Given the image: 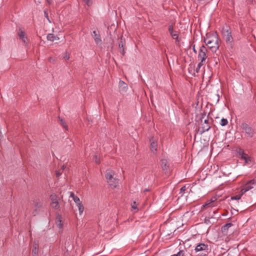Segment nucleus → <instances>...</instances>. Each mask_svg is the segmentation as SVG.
<instances>
[{"mask_svg":"<svg viewBox=\"0 0 256 256\" xmlns=\"http://www.w3.org/2000/svg\"><path fill=\"white\" fill-rule=\"evenodd\" d=\"M241 128L244 131L247 136L252 138L255 134L254 130L249 124L246 122H242L240 124Z\"/></svg>","mask_w":256,"mask_h":256,"instance_id":"7ed1b4c3","label":"nucleus"},{"mask_svg":"<svg viewBox=\"0 0 256 256\" xmlns=\"http://www.w3.org/2000/svg\"><path fill=\"white\" fill-rule=\"evenodd\" d=\"M210 128V126L208 125H206V126H203L202 127V131H201V134H202L206 132H207L208 131Z\"/></svg>","mask_w":256,"mask_h":256,"instance_id":"b1692460","label":"nucleus"},{"mask_svg":"<svg viewBox=\"0 0 256 256\" xmlns=\"http://www.w3.org/2000/svg\"><path fill=\"white\" fill-rule=\"evenodd\" d=\"M192 50H193V52L195 53V54H196L197 53V50H196V48H195V45H194L192 46Z\"/></svg>","mask_w":256,"mask_h":256,"instance_id":"58836bf2","label":"nucleus"},{"mask_svg":"<svg viewBox=\"0 0 256 256\" xmlns=\"http://www.w3.org/2000/svg\"><path fill=\"white\" fill-rule=\"evenodd\" d=\"M61 174V173H60L58 171H56V176L57 177L59 176Z\"/></svg>","mask_w":256,"mask_h":256,"instance_id":"37998d69","label":"nucleus"},{"mask_svg":"<svg viewBox=\"0 0 256 256\" xmlns=\"http://www.w3.org/2000/svg\"><path fill=\"white\" fill-rule=\"evenodd\" d=\"M162 167L164 170H166L168 168V162L166 160L163 159L161 160Z\"/></svg>","mask_w":256,"mask_h":256,"instance_id":"a211bd4d","label":"nucleus"},{"mask_svg":"<svg viewBox=\"0 0 256 256\" xmlns=\"http://www.w3.org/2000/svg\"><path fill=\"white\" fill-rule=\"evenodd\" d=\"M214 202V201H212L210 202H209L208 204H205L203 205V207H205L206 206H209V205H212V203Z\"/></svg>","mask_w":256,"mask_h":256,"instance_id":"4c0bfd02","label":"nucleus"},{"mask_svg":"<svg viewBox=\"0 0 256 256\" xmlns=\"http://www.w3.org/2000/svg\"><path fill=\"white\" fill-rule=\"evenodd\" d=\"M176 41H175V43L176 45H179L180 44V39L179 38H178V37L176 38H174Z\"/></svg>","mask_w":256,"mask_h":256,"instance_id":"f704fd0d","label":"nucleus"},{"mask_svg":"<svg viewBox=\"0 0 256 256\" xmlns=\"http://www.w3.org/2000/svg\"><path fill=\"white\" fill-rule=\"evenodd\" d=\"M232 226H233V224L232 223H227V224H225L224 226H223L222 227V228H221L222 232L224 234L227 235L228 234V229L230 227H231Z\"/></svg>","mask_w":256,"mask_h":256,"instance_id":"4468645a","label":"nucleus"},{"mask_svg":"<svg viewBox=\"0 0 256 256\" xmlns=\"http://www.w3.org/2000/svg\"><path fill=\"white\" fill-rule=\"evenodd\" d=\"M92 36L95 42L97 44L101 43L102 40L98 31L94 30Z\"/></svg>","mask_w":256,"mask_h":256,"instance_id":"9d476101","label":"nucleus"},{"mask_svg":"<svg viewBox=\"0 0 256 256\" xmlns=\"http://www.w3.org/2000/svg\"><path fill=\"white\" fill-rule=\"evenodd\" d=\"M220 40L216 34H212L210 36H207L204 40V43L208 46L212 52H216L218 49L219 43Z\"/></svg>","mask_w":256,"mask_h":256,"instance_id":"f257e3e1","label":"nucleus"},{"mask_svg":"<svg viewBox=\"0 0 256 256\" xmlns=\"http://www.w3.org/2000/svg\"><path fill=\"white\" fill-rule=\"evenodd\" d=\"M216 96H218V100H217V102H218L219 101V96L218 94H216Z\"/></svg>","mask_w":256,"mask_h":256,"instance_id":"09e8293b","label":"nucleus"},{"mask_svg":"<svg viewBox=\"0 0 256 256\" xmlns=\"http://www.w3.org/2000/svg\"><path fill=\"white\" fill-rule=\"evenodd\" d=\"M210 216H206L204 218V223H206V224H210Z\"/></svg>","mask_w":256,"mask_h":256,"instance_id":"c85d7f7f","label":"nucleus"},{"mask_svg":"<svg viewBox=\"0 0 256 256\" xmlns=\"http://www.w3.org/2000/svg\"><path fill=\"white\" fill-rule=\"evenodd\" d=\"M118 50L122 56H124L126 54L125 50L126 49V39L121 36L120 38H118Z\"/></svg>","mask_w":256,"mask_h":256,"instance_id":"f03ea898","label":"nucleus"},{"mask_svg":"<svg viewBox=\"0 0 256 256\" xmlns=\"http://www.w3.org/2000/svg\"><path fill=\"white\" fill-rule=\"evenodd\" d=\"M200 70V68H198V67L197 66V68L196 69V72L198 73L199 72Z\"/></svg>","mask_w":256,"mask_h":256,"instance_id":"a18cd8bd","label":"nucleus"},{"mask_svg":"<svg viewBox=\"0 0 256 256\" xmlns=\"http://www.w3.org/2000/svg\"><path fill=\"white\" fill-rule=\"evenodd\" d=\"M114 172L111 170H106V178L107 182L109 184L110 186L112 188L116 187V182L115 183H112V180H114Z\"/></svg>","mask_w":256,"mask_h":256,"instance_id":"20e7f679","label":"nucleus"},{"mask_svg":"<svg viewBox=\"0 0 256 256\" xmlns=\"http://www.w3.org/2000/svg\"><path fill=\"white\" fill-rule=\"evenodd\" d=\"M217 213V210H212V208H210V211L208 212V216H210V218H217L214 216V214ZM220 216H219L218 218H220Z\"/></svg>","mask_w":256,"mask_h":256,"instance_id":"f3484780","label":"nucleus"},{"mask_svg":"<svg viewBox=\"0 0 256 256\" xmlns=\"http://www.w3.org/2000/svg\"><path fill=\"white\" fill-rule=\"evenodd\" d=\"M248 183H249L250 184H254V180H251Z\"/></svg>","mask_w":256,"mask_h":256,"instance_id":"c03bdc74","label":"nucleus"},{"mask_svg":"<svg viewBox=\"0 0 256 256\" xmlns=\"http://www.w3.org/2000/svg\"><path fill=\"white\" fill-rule=\"evenodd\" d=\"M77 204V206H78V210H79V212H80V214H81L83 212H84V207L82 203V202H80L78 203Z\"/></svg>","mask_w":256,"mask_h":256,"instance_id":"5701e85b","label":"nucleus"},{"mask_svg":"<svg viewBox=\"0 0 256 256\" xmlns=\"http://www.w3.org/2000/svg\"><path fill=\"white\" fill-rule=\"evenodd\" d=\"M253 187L249 183H247L244 188L242 190V194L246 192L249 190H250L252 189Z\"/></svg>","mask_w":256,"mask_h":256,"instance_id":"aec40b11","label":"nucleus"},{"mask_svg":"<svg viewBox=\"0 0 256 256\" xmlns=\"http://www.w3.org/2000/svg\"><path fill=\"white\" fill-rule=\"evenodd\" d=\"M168 32L173 38H176L178 37V32L174 30V25L172 24L169 26Z\"/></svg>","mask_w":256,"mask_h":256,"instance_id":"ddd939ff","label":"nucleus"},{"mask_svg":"<svg viewBox=\"0 0 256 256\" xmlns=\"http://www.w3.org/2000/svg\"><path fill=\"white\" fill-rule=\"evenodd\" d=\"M206 62L205 61H202V60H200V62L198 64L197 66L198 67V68H200L202 67V66L204 63Z\"/></svg>","mask_w":256,"mask_h":256,"instance_id":"2f4dec72","label":"nucleus"},{"mask_svg":"<svg viewBox=\"0 0 256 256\" xmlns=\"http://www.w3.org/2000/svg\"><path fill=\"white\" fill-rule=\"evenodd\" d=\"M238 154L240 156V158L242 160H244L246 164H249L250 162V158L244 152L242 149L240 148L238 152Z\"/></svg>","mask_w":256,"mask_h":256,"instance_id":"0eeeda50","label":"nucleus"},{"mask_svg":"<svg viewBox=\"0 0 256 256\" xmlns=\"http://www.w3.org/2000/svg\"><path fill=\"white\" fill-rule=\"evenodd\" d=\"M34 203H35V206L36 208H39L41 207L42 205H41L40 202H34Z\"/></svg>","mask_w":256,"mask_h":256,"instance_id":"473e14b6","label":"nucleus"},{"mask_svg":"<svg viewBox=\"0 0 256 256\" xmlns=\"http://www.w3.org/2000/svg\"><path fill=\"white\" fill-rule=\"evenodd\" d=\"M63 58L65 60H68L70 58L69 54H68V52H66L64 54V55L63 56Z\"/></svg>","mask_w":256,"mask_h":256,"instance_id":"c756f323","label":"nucleus"},{"mask_svg":"<svg viewBox=\"0 0 256 256\" xmlns=\"http://www.w3.org/2000/svg\"><path fill=\"white\" fill-rule=\"evenodd\" d=\"M186 186H184L182 187L180 189V194H181L182 196L184 192L186 191Z\"/></svg>","mask_w":256,"mask_h":256,"instance_id":"cd10ccee","label":"nucleus"},{"mask_svg":"<svg viewBox=\"0 0 256 256\" xmlns=\"http://www.w3.org/2000/svg\"><path fill=\"white\" fill-rule=\"evenodd\" d=\"M64 168H65V167H64V166H62V170H64Z\"/></svg>","mask_w":256,"mask_h":256,"instance_id":"8fccbe9b","label":"nucleus"},{"mask_svg":"<svg viewBox=\"0 0 256 256\" xmlns=\"http://www.w3.org/2000/svg\"><path fill=\"white\" fill-rule=\"evenodd\" d=\"M150 150L152 152H154L157 150V142L154 140V137L150 138Z\"/></svg>","mask_w":256,"mask_h":256,"instance_id":"f8f14e48","label":"nucleus"},{"mask_svg":"<svg viewBox=\"0 0 256 256\" xmlns=\"http://www.w3.org/2000/svg\"><path fill=\"white\" fill-rule=\"evenodd\" d=\"M222 32L227 43H231L232 42L233 38L232 36L230 30L229 28L226 26V28H223Z\"/></svg>","mask_w":256,"mask_h":256,"instance_id":"39448f33","label":"nucleus"},{"mask_svg":"<svg viewBox=\"0 0 256 256\" xmlns=\"http://www.w3.org/2000/svg\"><path fill=\"white\" fill-rule=\"evenodd\" d=\"M44 15H45V16L47 18V19L48 20L50 21L49 20V18H48V13L47 12H46V11H44Z\"/></svg>","mask_w":256,"mask_h":256,"instance_id":"a19ab883","label":"nucleus"},{"mask_svg":"<svg viewBox=\"0 0 256 256\" xmlns=\"http://www.w3.org/2000/svg\"><path fill=\"white\" fill-rule=\"evenodd\" d=\"M207 52L208 50L206 48L204 45H202L200 48L198 54V58L200 60H202V61L206 62V58L208 57L206 56Z\"/></svg>","mask_w":256,"mask_h":256,"instance_id":"423d86ee","label":"nucleus"},{"mask_svg":"<svg viewBox=\"0 0 256 256\" xmlns=\"http://www.w3.org/2000/svg\"><path fill=\"white\" fill-rule=\"evenodd\" d=\"M242 194H243L242 192V194H240L232 196L231 200H239L241 198V196Z\"/></svg>","mask_w":256,"mask_h":256,"instance_id":"a878e982","label":"nucleus"},{"mask_svg":"<svg viewBox=\"0 0 256 256\" xmlns=\"http://www.w3.org/2000/svg\"><path fill=\"white\" fill-rule=\"evenodd\" d=\"M62 216L61 215L58 214L56 218V224L57 225L58 227L60 228H62L63 226V224L62 222Z\"/></svg>","mask_w":256,"mask_h":256,"instance_id":"2eb2a0df","label":"nucleus"},{"mask_svg":"<svg viewBox=\"0 0 256 256\" xmlns=\"http://www.w3.org/2000/svg\"><path fill=\"white\" fill-rule=\"evenodd\" d=\"M38 249L36 246H34L32 250V254L34 256L38 254Z\"/></svg>","mask_w":256,"mask_h":256,"instance_id":"bb28decb","label":"nucleus"},{"mask_svg":"<svg viewBox=\"0 0 256 256\" xmlns=\"http://www.w3.org/2000/svg\"><path fill=\"white\" fill-rule=\"evenodd\" d=\"M95 162L97 164H99L100 162V159L98 158L97 156H94Z\"/></svg>","mask_w":256,"mask_h":256,"instance_id":"c9c22d12","label":"nucleus"},{"mask_svg":"<svg viewBox=\"0 0 256 256\" xmlns=\"http://www.w3.org/2000/svg\"><path fill=\"white\" fill-rule=\"evenodd\" d=\"M148 191H150V190H149V189H148V188H146V189H145V190H144V192H148Z\"/></svg>","mask_w":256,"mask_h":256,"instance_id":"de8ad7c7","label":"nucleus"},{"mask_svg":"<svg viewBox=\"0 0 256 256\" xmlns=\"http://www.w3.org/2000/svg\"><path fill=\"white\" fill-rule=\"evenodd\" d=\"M57 38L58 39V37ZM47 39L48 40L54 42L56 40V37L53 34H48L47 35Z\"/></svg>","mask_w":256,"mask_h":256,"instance_id":"6ab92c4d","label":"nucleus"},{"mask_svg":"<svg viewBox=\"0 0 256 256\" xmlns=\"http://www.w3.org/2000/svg\"><path fill=\"white\" fill-rule=\"evenodd\" d=\"M194 250L196 252H204V254H206V253H208V245L203 243L199 244L195 248Z\"/></svg>","mask_w":256,"mask_h":256,"instance_id":"6e6552de","label":"nucleus"},{"mask_svg":"<svg viewBox=\"0 0 256 256\" xmlns=\"http://www.w3.org/2000/svg\"><path fill=\"white\" fill-rule=\"evenodd\" d=\"M228 124V121L226 118H222L221 120L220 125L222 126H226Z\"/></svg>","mask_w":256,"mask_h":256,"instance_id":"393cba45","label":"nucleus"},{"mask_svg":"<svg viewBox=\"0 0 256 256\" xmlns=\"http://www.w3.org/2000/svg\"><path fill=\"white\" fill-rule=\"evenodd\" d=\"M84 1L88 6H90L92 4V0H84Z\"/></svg>","mask_w":256,"mask_h":256,"instance_id":"7c9ffc66","label":"nucleus"},{"mask_svg":"<svg viewBox=\"0 0 256 256\" xmlns=\"http://www.w3.org/2000/svg\"><path fill=\"white\" fill-rule=\"evenodd\" d=\"M50 4L52 3V0H46Z\"/></svg>","mask_w":256,"mask_h":256,"instance_id":"49530a36","label":"nucleus"},{"mask_svg":"<svg viewBox=\"0 0 256 256\" xmlns=\"http://www.w3.org/2000/svg\"><path fill=\"white\" fill-rule=\"evenodd\" d=\"M128 88V85L122 80L119 82V91L121 93L126 92Z\"/></svg>","mask_w":256,"mask_h":256,"instance_id":"9b49d317","label":"nucleus"},{"mask_svg":"<svg viewBox=\"0 0 256 256\" xmlns=\"http://www.w3.org/2000/svg\"><path fill=\"white\" fill-rule=\"evenodd\" d=\"M206 113L205 112H204L202 114V117L200 118V120H202V118H204V116H206Z\"/></svg>","mask_w":256,"mask_h":256,"instance_id":"ea45409f","label":"nucleus"},{"mask_svg":"<svg viewBox=\"0 0 256 256\" xmlns=\"http://www.w3.org/2000/svg\"><path fill=\"white\" fill-rule=\"evenodd\" d=\"M132 210H138L137 204L136 202H133V204L132 205Z\"/></svg>","mask_w":256,"mask_h":256,"instance_id":"72a5a7b5","label":"nucleus"},{"mask_svg":"<svg viewBox=\"0 0 256 256\" xmlns=\"http://www.w3.org/2000/svg\"><path fill=\"white\" fill-rule=\"evenodd\" d=\"M70 196L72 198L76 204L80 202V198L78 196H76L74 192H70Z\"/></svg>","mask_w":256,"mask_h":256,"instance_id":"412c9836","label":"nucleus"},{"mask_svg":"<svg viewBox=\"0 0 256 256\" xmlns=\"http://www.w3.org/2000/svg\"><path fill=\"white\" fill-rule=\"evenodd\" d=\"M18 36L21 39L24 43L27 42L26 41L28 40V38L25 36V32L24 31L21 30V29H20V31L18 33Z\"/></svg>","mask_w":256,"mask_h":256,"instance_id":"dca6fc26","label":"nucleus"},{"mask_svg":"<svg viewBox=\"0 0 256 256\" xmlns=\"http://www.w3.org/2000/svg\"><path fill=\"white\" fill-rule=\"evenodd\" d=\"M115 182H116V185L118 183V179H116L115 178H114V180H112V183H115Z\"/></svg>","mask_w":256,"mask_h":256,"instance_id":"e433bc0d","label":"nucleus"},{"mask_svg":"<svg viewBox=\"0 0 256 256\" xmlns=\"http://www.w3.org/2000/svg\"><path fill=\"white\" fill-rule=\"evenodd\" d=\"M50 198L52 200L50 204L51 206L55 209H58L60 206L57 196L56 194H51L50 196Z\"/></svg>","mask_w":256,"mask_h":256,"instance_id":"1a4fd4ad","label":"nucleus"},{"mask_svg":"<svg viewBox=\"0 0 256 256\" xmlns=\"http://www.w3.org/2000/svg\"><path fill=\"white\" fill-rule=\"evenodd\" d=\"M58 118L60 120V124L62 126V127L66 130H68V126L66 124L65 121L62 118H60V117H58Z\"/></svg>","mask_w":256,"mask_h":256,"instance_id":"4be33fe9","label":"nucleus"},{"mask_svg":"<svg viewBox=\"0 0 256 256\" xmlns=\"http://www.w3.org/2000/svg\"><path fill=\"white\" fill-rule=\"evenodd\" d=\"M204 123L206 125H208V120L206 119L204 120Z\"/></svg>","mask_w":256,"mask_h":256,"instance_id":"79ce46f5","label":"nucleus"}]
</instances>
